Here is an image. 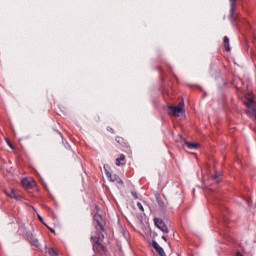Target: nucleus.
Returning <instances> with one entry per match:
<instances>
[{
  "mask_svg": "<svg viewBox=\"0 0 256 256\" xmlns=\"http://www.w3.org/2000/svg\"><path fill=\"white\" fill-rule=\"evenodd\" d=\"M235 1L237 0H230V15L233 17L235 15Z\"/></svg>",
  "mask_w": 256,
  "mask_h": 256,
  "instance_id": "13",
  "label": "nucleus"
},
{
  "mask_svg": "<svg viewBox=\"0 0 256 256\" xmlns=\"http://www.w3.org/2000/svg\"><path fill=\"white\" fill-rule=\"evenodd\" d=\"M132 196L134 197V199H138L137 192H132Z\"/></svg>",
  "mask_w": 256,
  "mask_h": 256,
  "instance_id": "18",
  "label": "nucleus"
},
{
  "mask_svg": "<svg viewBox=\"0 0 256 256\" xmlns=\"http://www.w3.org/2000/svg\"><path fill=\"white\" fill-rule=\"evenodd\" d=\"M116 141H117V143H119V145H122V147H127V141L126 140H124V138L123 137H120V136H118L117 138H116Z\"/></svg>",
  "mask_w": 256,
  "mask_h": 256,
  "instance_id": "15",
  "label": "nucleus"
},
{
  "mask_svg": "<svg viewBox=\"0 0 256 256\" xmlns=\"http://www.w3.org/2000/svg\"><path fill=\"white\" fill-rule=\"evenodd\" d=\"M22 185L23 187H26V189H31L32 187H35V182H31L29 179L23 178Z\"/></svg>",
  "mask_w": 256,
  "mask_h": 256,
  "instance_id": "9",
  "label": "nucleus"
},
{
  "mask_svg": "<svg viewBox=\"0 0 256 256\" xmlns=\"http://www.w3.org/2000/svg\"><path fill=\"white\" fill-rule=\"evenodd\" d=\"M38 219H39L40 221H43V218H42L41 216H39V215H38Z\"/></svg>",
  "mask_w": 256,
  "mask_h": 256,
  "instance_id": "20",
  "label": "nucleus"
},
{
  "mask_svg": "<svg viewBox=\"0 0 256 256\" xmlns=\"http://www.w3.org/2000/svg\"><path fill=\"white\" fill-rule=\"evenodd\" d=\"M218 177H219V176H218V175H216V176L214 177V179H218Z\"/></svg>",
  "mask_w": 256,
  "mask_h": 256,
  "instance_id": "22",
  "label": "nucleus"
},
{
  "mask_svg": "<svg viewBox=\"0 0 256 256\" xmlns=\"http://www.w3.org/2000/svg\"><path fill=\"white\" fill-rule=\"evenodd\" d=\"M244 104L247 107L248 115H250V117H256V109L255 105L253 104V95L248 94L244 99Z\"/></svg>",
  "mask_w": 256,
  "mask_h": 256,
  "instance_id": "3",
  "label": "nucleus"
},
{
  "mask_svg": "<svg viewBox=\"0 0 256 256\" xmlns=\"http://www.w3.org/2000/svg\"><path fill=\"white\" fill-rule=\"evenodd\" d=\"M106 175L112 183H119V185H123V180H121L117 174H111L110 172L106 171Z\"/></svg>",
  "mask_w": 256,
  "mask_h": 256,
  "instance_id": "5",
  "label": "nucleus"
},
{
  "mask_svg": "<svg viewBox=\"0 0 256 256\" xmlns=\"http://www.w3.org/2000/svg\"><path fill=\"white\" fill-rule=\"evenodd\" d=\"M27 239L31 245H34V247H41V244L39 243V240L35 238V236L32 233L27 234Z\"/></svg>",
  "mask_w": 256,
  "mask_h": 256,
  "instance_id": "6",
  "label": "nucleus"
},
{
  "mask_svg": "<svg viewBox=\"0 0 256 256\" xmlns=\"http://www.w3.org/2000/svg\"><path fill=\"white\" fill-rule=\"evenodd\" d=\"M103 239V235L101 236H92L91 241L93 245V251L96 255H105L107 252L105 246L101 244V240Z\"/></svg>",
  "mask_w": 256,
  "mask_h": 256,
  "instance_id": "1",
  "label": "nucleus"
},
{
  "mask_svg": "<svg viewBox=\"0 0 256 256\" xmlns=\"http://www.w3.org/2000/svg\"><path fill=\"white\" fill-rule=\"evenodd\" d=\"M94 220L96 221V223L98 224V226L96 227V229H100L101 231H105V229H103V225H101V221H103V217H101L100 214H95L94 215Z\"/></svg>",
  "mask_w": 256,
  "mask_h": 256,
  "instance_id": "7",
  "label": "nucleus"
},
{
  "mask_svg": "<svg viewBox=\"0 0 256 256\" xmlns=\"http://www.w3.org/2000/svg\"><path fill=\"white\" fill-rule=\"evenodd\" d=\"M154 223L156 227L162 231V233H169V228H167V225H165V222H163L161 219L155 218Z\"/></svg>",
  "mask_w": 256,
  "mask_h": 256,
  "instance_id": "4",
  "label": "nucleus"
},
{
  "mask_svg": "<svg viewBox=\"0 0 256 256\" xmlns=\"http://www.w3.org/2000/svg\"><path fill=\"white\" fill-rule=\"evenodd\" d=\"M162 239H163L164 241H167V236H162Z\"/></svg>",
  "mask_w": 256,
  "mask_h": 256,
  "instance_id": "19",
  "label": "nucleus"
},
{
  "mask_svg": "<svg viewBox=\"0 0 256 256\" xmlns=\"http://www.w3.org/2000/svg\"><path fill=\"white\" fill-rule=\"evenodd\" d=\"M51 233H55V229H50Z\"/></svg>",
  "mask_w": 256,
  "mask_h": 256,
  "instance_id": "21",
  "label": "nucleus"
},
{
  "mask_svg": "<svg viewBox=\"0 0 256 256\" xmlns=\"http://www.w3.org/2000/svg\"><path fill=\"white\" fill-rule=\"evenodd\" d=\"M184 145L188 148V149H198L199 148V143H193V142H188L185 141Z\"/></svg>",
  "mask_w": 256,
  "mask_h": 256,
  "instance_id": "11",
  "label": "nucleus"
},
{
  "mask_svg": "<svg viewBox=\"0 0 256 256\" xmlns=\"http://www.w3.org/2000/svg\"><path fill=\"white\" fill-rule=\"evenodd\" d=\"M224 49L225 51H231V46L229 45V37H224Z\"/></svg>",
  "mask_w": 256,
  "mask_h": 256,
  "instance_id": "14",
  "label": "nucleus"
},
{
  "mask_svg": "<svg viewBox=\"0 0 256 256\" xmlns=\"http://www.w3.org/2000/svg\"><path fill=\"white\" fill-rule=\"evenodd\" d=\"M125 164V156L123 154L120 155L119 158L116 159V165L121 167V165Z\"/></svg>",
  "mask_w": 256,
  "mask_h": 256,
  "instance_id": "12",
  "label": "nucleus"
},
{
  "mask_svg": "<svg viewBox=\"0 0 256 256\" xmlns=\"http://www.w3.org/2000/svg\"><path fill=\"white\" fill-rule=\"evenodd\" d=\"M48 253H49V255H51V256H57V255H59V254H57V251H55V249H53V248H49V249H48Z\"/></svg>",
  "mask_w": 256,
  "mask_h": 256,
  "instance_id": "16",
  "label": "nucleus"
},
{
  "mask_svg": "<svg viewBox=\"0 0 256 256\" xmlns=\"http://www.w3.org/2000/svg\"><path fill=\"white\" fill-rule=\"evenodd\" d=\"M185 102L181 101L177 106H169V114L173 117H183L185 115Z\"/></svg>",
  "mask_w": 256,
  "mask_h": 256,
  "instance_id": "2",
  "label": "nucleus"
},
{
  "mask_svg": "<svg viewBox=\"0 0 256 256\" xmlns=\"http://www.w3.org/2000/svg\"><path fill=\"white\" fill-rule=\"evenodd\" d=\"M137 207L140 209V211H145V209L143 208V204H141V202L137 203Z\"/></svg>",
  "mask_w": 256,
  "mask_h": 256,
  "instance_id": "17",
  "label": "nucleus"
},
{
  "mask_svg": "<svg viewBox=\"0 0 256 256\" xmlns=\"http://www.w3.org/2000/svg\"><path fill=\"white\" fill-rule=\"evenodd\" d=\"M152 246L155 248V250L157 251V253H158L160 256H167V255L165 254V250H163V248L159 246V243L153 241V242H152Z\"/></svg>",
  "mask_w": 256,
  "mask_h": 256,
  "instance_id": "8",
  "label": "nucleus"
},
{
  "mask_svg": "<svg viewBox=\"0 0 256 256\" xmlns=\"http://www.w3.org/2000/svg\"><path fill=\"white\" fill-rule=\"evenodd\" d=\"M6 195L10 197L11 199H21V196L17 195V192H15L14 189H10V191H6Z\"/></svg>",
  "mask_w": 256,
  "mask_h": 256,
  "instance_id": "10",
  "label": "nucleus"
}]
</instances>
